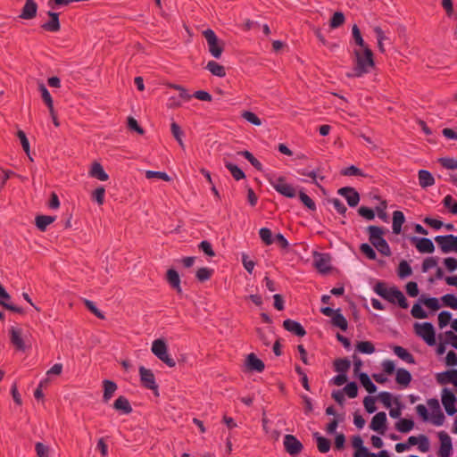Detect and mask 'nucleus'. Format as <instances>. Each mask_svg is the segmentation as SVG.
Listing matches in <instances>:
<instances>
[{
  "mask_svg": "<svg viewBox=\"0 0 457 457\" xmlns=\"http://www.w3.org/2000/svg\"><path fill=\"white\" fill-rule=\"evenodd\" d=\"M54 217L40 215L36 218V224L40 230H45L48 225L54 222Z\"/></svg>",
  "mask_w": 457,
  "mask_h": 457,
  "instance_id": "obj_37",
  "label": "nucleus"
},
{
  "mask_svg": "<svg viewBox=\"0 0 457 457\" xmlns=\"http://www.w3.org/2000/svg\"><path fill=\"white\" fill-rule=\"evenodd\" d=\"M139 375L141 381L145 385V386H146L149 389H155L157 387L155 384L154 376L152 370L141 366L139 368Z\"/></svg>",
  "mask_w": 457,
  "mask_h": 457,
  "instance_id": "obj_13",
  "label": "nucleus"
},
{
  "mask_svg": "<svg viewBox=\"0 0 457 457\" xmlns=\"http://www.w3.org/2000/svg\"><path fill=\"white\" fill-rule=\"evenodd\" d=\"M83 302H84L86 307L92 313H94L96 317H98L99 319H102V320L104 319V315L103 314V312L96 308V306L95 305V303L92 301H89L87 299H84Z\"/></svg>",
  "mask_w": 457,
  "mask_h": 457,
  "instance_id": "obj_56",
  "label": "nucleus"
},
{
  "mask_svg": "<svg viewBox=\"0 0 457 457\" xmlns=\"http://www.w3.org/2000/svg\"><path fill=\"white\" fill-rule=\"evenodd\" d=\"M442 301L445 306L452 309H457V297L454 295L447 294L442 297Z\"/></svg>",
  "mask_w": 457,
  "mask_h": 457,
  "instance_id": "obj_46",
  "label": "nucleus"
},
{
  "mask_svg": "<svg viewBox=\"0 0 457 457\" xmlns=\"http://www.w3.org/2000/svg\"><path fill=\"white\" fill-rule=\"evenodd\" d=\"M374 291L379 296L383 297L384 299L387 300L390 303H397L399 306L403 309H406L408 307V303L404 295L396 287L388 288L386 287L384 283L378 282L376 284Z\"/></svg>",
  "mask_w": 457,
  "mask_h": 457,
  "instance_id": "obj_2",
  "label": "nucleus"
},
{
  "mask_svg": "<svg viewBox=\"0 0 457 457\" xmlns=\"http://www.w3.org/2000/svg\"><path fill=\"white\" fill-rule=\"evenodd\" d=\"M299 198L302 203L310 210H316L315 203L303 192H300Z\"/></svg>",
  "mask_w": 457,
  "mask_h": 457,
  "instance_id": "obj_62",
  "label": "nucleus"
},
{
  "mask_svg": "<svg viewBox=\"0 0 457 457\" xmlns=\"http://www.w3.org/2000/svg\"><path fill=\"white\" fill-rule=\"evenodd\" d=\"M313 263L321 272H326L330 269V258L328 254L316 253L314 255Z\"/></svg>",
  "mask_w": 457,
  "mask_h": 457,
  "instance_id": "obj_14",
  "label": "nucleus"
},
{
  "mask_svg": "<svg viewBox=\"0 0 457 457\" xmlns=\"http://www.w3.org/2000/svg\"><path fill=\"white\" fill-rule=\"evenodd\" d=\"M48 16L50 17V21L44 23L42 28L46 30L56 32L60 29V22L58 18V13L49 11Z\"/></svg>",
  "mask_w": 457,
  "mask_h": 457,
  "instance_id": "obj_20",
  "label": "nucleus"
},
{
  "mask_svg": "<svg viewBox=\"0 0 457 457\" xmlns=\"http://www.w3.org/2000/svg\"><path fill=\"white\" fill-rule=\"evenodd\" d=\"M11 342L18 350H24L25 344L22 339V331L20 328H11Z\"/></svg>",
  "mask_w": 457,
  "mask_h": 457,
  "instance_id": "obj_17",
  "label": "nucleus"
},
{
  "mask_svg": "<svg viewBox=\"0 0 457 457\" xmlns=\"http://www.w3.org/2000/svg\"><path fill=\"white\" fill-rule=\"evenodd\" d=\"M270 183L277 192L287 197L293 198L296 195L295 189L283 177L273 176L270 179Z\"/></svg>",
  "mask_w": 457,
  "mask_h": 457,
  "instance_id": "obj_6",
  "label": "nucleus"
},
{
  "mask_svg": "<svg viewBox=\"0 0 457 457\" xmlns=\"http://www.w3.org/2000/svg\"><path fill=\"white\" fill-rule=\"evenodd\" d=\"M411 273H412V270H411V267L410 266V264L404 260L401 261L398 265V270H397L398 276L401 278H405L411 276Z\"/></svg>",
  "mask_w": 457,
  "mask_h": 457,
  "instance_id": "obj_34",
  "label": "nucleus"
},
{
  "mask_svg": "<svg viewBox=\"0 0 457 457\" xmlns=\"http://www.w3.org/2000/svg\"><path fill=\"white\" fill-rule=\"evenodd\" d=\"M392 395L388 392H381L378 394V400L384 404L386 408H390L392 405Z\"/></svg>",
  "mask_w": 457,
  "mask_h": 457,
  "instance_id": "obj_60",
  "label": "nucleus"
},
{
  "mask_svg": "<svg viewBox=\"0 0 457 457\" xmlns=\"http://www.w3.org/2000/svg\"><path fill=\"white\" fill-rule=\"evenodd\" d=\"M455 402V395L449 389L444 388L442 391V403L448 415H453L457 411L454 405Z\"/></svg>",
  "mask_w": 457,
  "mask_h": 457,
  "instance_id": "obj_9",
  "label": "nucleus"
},
{
  "mask_svg": "<svg viewBox=\"0 0 457 457\" xmlns=\"http://www.w3.org/2000/svg\"><path fill=\"white\" fill-rule=\"evenodd\" d=\"M361 384L370 393L373 394L377 391V386L370 380V377L366 373H360L358 375Z\"/></svg>",
  "mask_w": 457,
  "mask_h": 457,
  "instance_id": "obj_29",
  "label": "nucleus"
},
{
  "mask_svg": "<svg viewBox=\"0 0 457 457\" xmlns=\"http://www.w3.org/2000/svg\"><path fill=\"white\" fill-rule=\"evenodd\" d=\"M345 22V16L342 12H337L334 13L330 21V27L336 29Z\"/></svg>",
  "mask_w": 457,
  "mask_h": 457,
  "instance_id": "obj_50",
  "label": "nucleus"
},
{
  "mask_svg": "<svg viewBox=\"0 0 457 457\" xmlns=\"http://www.w3.org/2000/svg\"><path fill=\"white\" fill-rule=\"evenodd\" d=\"M435 241L444 253H457V236H436Z\"/></svg>",
  "mask_w": 457,
  "mask_h": 457,
  "instance_id": "obj_7",
  "label": "nucleus"
},
{
  "mask_svg": "<svg viewBox=\"0 0 457 457\" xmlns=\"http://www.w3.org/2000/svg\"><path fill=\"white\" fill-rule=\"evenodd\" d=\"M352 33H353V37L355 40V43L361 47V49H362L364 47H368L365 45L363 38L361 37L360 29L357 27V25H353V27L352 29Z\"/></svg>",
  "mask_w": 457,
  "mask_h": 457,
  "instance_id": "obj_49",
  "label": "nucleus"
},
{
  "mask_svg": "<svg viewBox=\"0 0 457 457\" xmlns=\"http://www.w3.org/2000/svg\"><path fill=\"white\" fill-rule=\"evenodd\" d=\"M283 445H284L286 451L290 455H296L303 449L302 443L293 435H286L284 436Z\"/></svg>",
  "mask_w": 457,
  "mask_h": 457,
  "instance_id": "obj_8",
  "label": "nucleus"
},
{
  "mask_svg": "<svg viewBox=\"0 0 457 457\" xmlns=\"http://www.w3.org/2000/svg\"><path fill=\"white\" fill-rule=\"evenodd\" d=\"M338 194L346 199L351 207H355L360 201L359 194L353 187H342L338 190Z\"/></svg>",
  "mask_w": 457,
  "mask_h": 457,
  "instance_id": "obj_12",
  "label": "nucleus"
},
{
  "mask_svg": "<svg viewBox=\"0 0 457 457\" xmlns=\"http://www.w3.org/2000/svg\"><path fill=\"white\" fill-rule=\"evenodd\" d=\"M411 313L416 319H426V318H428L427 312L423 310V308L419 303H415L412 306Z\"/></svg>",
  "mask_w": 457,
  "mask_h": 457,
  "instance_id": "obj_51",
  "label": "nucleus"
},
{
  "mask_svg": "<svg viewBox=\"0 0 457 457\" xmlns=\"http://www.w3.org/2000/svg\"><path fill=\"white\" fill-rule=\"evenodd\" d=\"M344 392L348 395V397L350 398H354L357 396L358 395V387H357V385L356 383L354 382H350L348 383L345 388H344Z\"/></svg>",
  "mask_w": 457,
  "mask_h": 457,
  "instance_id": "obj_57",
  "label": "nucleus"
},
{
  "mask_svg": "<svg viewBox=\"0 0 457 457\" xmlns=\"http://www.w3.org/2000/svg\"><path fill=\"white\" fill-rule=\"evenodd\" d=\"M420 301L423 303L424 305H426L428 308L436 311L440 308L439 301L437 298L430 297V298H424L420 299Z\"/></svg>",
  "mask_w": 457,
  "mask_h": 457,
  "instance_id": "obj_55",
  "label": "nucleus"
},
{
  "mask_svg": "<svg viewBox=\"0 0 457 457\" xmlns=\"http://www.w3.org/2000/svg\"><path fill=\"white\" fill-rule=\"evenodd\" d=\"M445 207L451 210L453 214H457V202L453 200L452 195H447L443 199Z\"/></svg>",
  "mask_w": 457,
  "mask_h": 457,
  "instance_id": "obj_44",
  "label": "nucleus"
},
{
  "mask_svg": "<svg viewBox=\"0 0 457 457\" xmlns=\"http://www.w3.org/2000/svg\"><path fill=\"white\" fill-rule=\"evenodd\" d=\"M203 35L207 41L209 52L214 58L219 59L223 51V42L217 37L212 29L204 30Z\"/></svg>",
  "mask_w": 457,
  "mask_h": 457,
  "instance_id": "obj_4",
  "label": "nucleus"
},
{
  "mask_svg": "<svg viewBox=\"0 0 457 457\" xmlns=\"http://www.w3.org/2000/svg\"><path fill=\"white\" fill-rule=\"evenodd\" d=\"M170 129H171V133H172L173 137L176 138V140L179 144L180 147L182 149H184L185 148V145H184L183 140H182V136H183L184 133L181 130L180 127L177 123L172 122L171 125H170Z\"/></svg>",
  "mask_w": 457,
  "mask_h": 457,
  "instance_id": "obj_41",
  "label": "nucleus"
},
{
  "mask_svg": "<svg viewBox=\"0 0 457 457\" xmlns=\"http://www.w3.org/2000/svg\"><path fill=\"white\" fill-rule=\"evenodd\" d=\"M415 333L421 337L428 345L436 344V332L434 326L429 322L415 323Z\"/></svg>",
  "mask_w": 457,
  "mask_h": 457,
  "instance_id": "obj_5",
  "label": "nucleus"
},
{
  "mask_svg": "<svg viewBox=\"0 0 457 457\" xmlns=\"http://www.w3.org/2000/svg\"><path fill=\"white\" fill-rule=\"evenodd\" d=\"M356 348L358 352L365 354H371L375 352L373 344L370 341H361L357 344Z\"/></svg>",
  "mask_w": 457,
  "mask_h": 457,
  "instance_id": "obj_38",
  "label": "nucleus"
},
{
  "mask_svg": "<svg viewBox=\"0 0 457 457\" xmlns=\"http://www.w3.org/2000/svg\"><path fill=\"white\" fill-rule=\"evenodd\" d=\"M361 252L365 254L370 260H375L377 257L374 249L368 244H361L360 246Z\"/></svg>",
  "mask_w": 457,
  "mask_h": 457,
  "instance_id": "obj_53",
  "label": "nucleus"
},
{
  "mask_svg": "<svg viewBox=\"0 0 457 457\" xmlns=\"http://www.w3.org/2000/svg\"><path fill=\"white\" fill-rule=\"evenodd\" d=\"M167 279L170 283V285L174 287L175 289H177L178 292H180L181 289H180V286H179V283H180V279H179V273L170 269L167 271Z\"/></svg>",
  "mask_w": 457,
  "mask_h": 457,
  "instance_id": "obj_30",
  "label": "nucleus"
},
{
  "mask_svg": "<svg viewBox=\"0 0 457 457\" xmlns=\"http://www.w3.org/2000/svg\"><path fill=\"white\" fill-rule=\"evenodd\" d=\"M332 323L334 326L340 328L342 330L347 329V326H348L347 320L341 314L339 309H337V312L333 315Z\"/></svg>",
  "mask_w": 457,
  "mask_h": 457,
  "instance_id": "obj_32",
  "label": "nucleus"
},
{
  "mask_svg": "<svg viewBox=\"0 0 457 457\" xmlns=\"http://www.w3.org/2000/svg\"><path fill=\"white\" fill-rule=\"evenodd\" d=\"M395 380L399 385H401L403 386H407L411 380V375L405 369H398L396 370Z\"/></svg>",
  "mask_w": 457,
  "mask_h": 457,
  "instance_id": "obj_24",
  "label": "nucleus"
},
{
  "mask_svg": "<svg viewBox=\"0 0 457 457\" xmlns=\"http://www.w3.org/2000/svg\"><path fill=\"white\" fill-rule=\"evenodd\" d=\"M152 353L162 361H163L169 367H174L176 362L172 359L169 353L166 343L163 339H156L153 342L151 347Z\"/></svg>",
  "mask_w": 457,
  "mask_h": 457,
  "instance_id": "obj_3",
  "label": "nucleus"
},
{
  "mask_svg": "<svg viewBox=\"0 0 457 457\" xmlns=\"http://www.w3.org/2000/svg\"><path fill=\"white\" fill-rule=\"evenodd\" d=\"M246 366L252 370L261 372L264 370V363L258 359L254 353L248 354L246 358Z\"/></svg>",
  "mask_w": 457,
  "mask_h": 457,
  "instance_id": "obj_23",
  "label": "nucleus"
},
{
  "mask_svg": "<svg viewBox=\"0 0 457 457\" xmlns=\"http://www.w3.org/2000/svg\"><path fill=\"white\" fill-rule=\"evenodd\" d=\"M405 221V217L401 211H395L393 212V232L396 235L401 233L402 226Z\"/></svg>",
  "mask_w": 457,
  "mask_h": 457,
  "instance_id": "obj_22",
  "label": "nucleus"
},
{
  "mask_svg": "<svg viewBox=\"0 0 457 457\" xmlns=\"http://www.w3.org/2000/svg\"><path fill=\"white\" fill-rule=\"evenodd\" d=\"M419 184L422 188L431 187L435 184V179L432 174L426 170H420L418 173Z\"/></svg>",
  "mask_w": 457,
  "mask_h": 457,
  "instance_id": "obj_21",
  "label": "nucleus"
},
{
  "mask_svg": "<svg viewBox=\"0 0 457 457\" xmlns=\"http://www.w3.org/2000/svg\"><path fill=\"white\" fill-rule=\"evenodd\" d=\"M3 299H10V295L5 291V289L0 285V304L7 310L16 312H21V309L14 306L13 304L9 303H4Z\"/></svg>",
  "mask_w": 457,
  "mask_h": 457,
  "instance_id": "obj_28",
  "label": "nucleus"
},
{
  "mask_svg": "<svg viewBox=\"0 0 457 457\" xmlns=\"http://www.w3.org/2000/svg\"><path fill=\"white\" fill-rule=\"evenodd\" d=\"M37 5L34 0H27L25 5L22 8L21 18L22 19H32L36 16Z\"/></svg>",
  "mask_w": 457,
  "mask_h": 457,
  "instance_id": "obj_19",
  "label": "nucleus"
},
{
  "mask_svg": "<svg viewBox=\"0 0 457 457\" xmlns=\"http://www.w3.org/2000/svg\"><path fill=\"white\" fill-rule=\"evenodd\" d=\"M376 399L372 396H366L363 400V405L369 413H373L376 411L375 406Z\"/></svg>",
  "mask_w": 457,
  "mask_h": 457,
  "instance_id": "obj_61",
  "label": "nucleus"
},
{
  "mask_svg": "<svg viewBox=\"0 0 457 457\" xmlns=\"http://www.w3.org/2000/svg\"><path fill=\"white\" fill-rule=\"evenodd\" d=\"M255 169L261 170L262 169V163L248 151L240 153Z\"/></svg>",
  "mask_w": 457,
  "mask_h": 457,
  "instance_id": "obj_45",
  "label": "nucleus"
},
{
  "mask_svg": "<svg viewBox=\"0 0 457 457\" xmlns=\"http://www.w3.org/2000/svg\"><path fill=\"white\" fill-rule=\"evenodd\" d=\"M351 366V362L346 359H338L335 361V370L339 373H346Z\"/></svg>",
  "mask_w": 457,
  "mask_h": 457,
  "instance_id": "obj_42",
  "label": "nucleus"
},
{
  "mask_svg": "<svg viewBox=\"0 0 457 457\" xmlns=\"http://www.w3.org/2000/svg\"><path fill=\"white\" fill-rule=\"evenodd\" d=\"M395 427L398 431L408 433L413 428L414 422L411 420L402 419L396 423Z\"/></svg>",
  "mask_w": 457,
  "mask_h": 457,
  "instance_id": "obj_36",
  "label": "nucleus"
},
{
  "mask_svg": "<svg viewBox=\"0 0 457 457\" xmlns=\"http://www.w3.org/2000/svg\"><path fill=\"white\" fill-rule=\"evenodd\" d=\"M242 117L253 125L260 126L262 124L261 120L252 112H244Z\"/></svg>",
  "mask_w": 457,
  "mask_h": 457,
  "instance_id": "obj_63",
  "label": "nucleus"
},
{
  "mask_svg": "<svg viewBox=\"0 0 457 457\" xmlns=\"http://www.w3.org/2000/svg\"><path fill=\"white\" fill-rule=\"evenodd\" d=\"M113 406L117 411H120L125 414H128L132 411L129 402L124 396L118 397L115 400Z\"/></svg>",
  "mask_w": 457,
  "mask_h": 457,
  "instance_id": "obj_25",
  "label": "nucleus"
},
{
  "mask_svg": "<svg viewBox=\"0 0 457 457\" xmlns=\"http://www.w3.org/2000/svg\"><path fill=\"white\" fill-rule=\"evenodd\" d=\"M145 177L149 179L157 178V179H162L164 181L170 180V178L169 177V175L167 173L162 172V171L146 170Z\"/></svg>",
  "mask_w": 457,
  "mask_h": 457,
  "instance_id": "obj_48",
  "label": "nucleus"
},
{
  "mask_svg": "<svg viewBox=\"0 0 457 457\" xmlns=\"http://www.w3.org/2000/svg\"><path fill=\"white\" fill-rule=\"evenodd\" d=\"M452 314L449 312L444 311L438 314V325L441 328L447 326L451 321Z\"/></svg>",
  "mask_w": 457,
  "mask_h": 457,
  "instance_id": "obj_52",
  "label": "nucleus"
},
{
  "mask_svg": "<svg viewBox=\"0 0 457 457\" xmlns=\"http://www.w3.org/2000/svg\"><path fill=\"white\" fill-rule=\"evenodd\" d=\"M368 232L370 235V242L371 245L376 247L380 245V242L384 241L383 238V229L377 226H369Z\"/></svg>",
  "mask_w": 457,
  "mask_h": 457,
  "instance_id": "obj_16",
  "label": "nucleus"
},
{
  "mask_svg": "<svg viewBox=\"0 0 457 457\" xmlns=\"http://www.w3.org/2000/svg\"><path fill=\"white\" fill-rule=\"evenodd\" d=\"M90 175L101 181H106L109 178L107 173L104 170L102 165L97 162L93 164L90 170Z\"/></svg>",
  "mask_w": 457,
  "mask_h": 457,
  "instance_id": "obj_26",
  "label": "nucleus"
},
{
  "mask_svg": "<svg viewBox=\"0 0 457 457\" xmlns=\"http://www.w3.org/2000/svg\"><path fill=\"white\" fill-rule=\"evenodd\" d=\"M445 343L457 349V336L453 331L445 332Z\"/></svg>",
  "mask_w": 457,
  "mask_h": 457,
  "instance_id": "obj_64",
  "label": "nucleus"
},
{
  "mask_svg": "<svg viewBox=\"0 0 457 457\" xmlns=\"http://www.w3.org/2000/svg\"><path fill=\"white\" fill-rule=\"evenodd\" d=\"M225 166L230 171L235 179L239 180L245 178V173L237 165L229 162H226Z\"/></svg>",
  "mask_w": 457,
  "mask_h": 457,
  "instance_id": "obj_40",
  "label": "nucleus"
},
{
  "mask_svg": "<svg viewBox=\"0 0 457 457\" xmlns=\"http://www.w3.org/2000/svg\"><path fill=\"white\" fill-rule=\"evenodd\" d=\"M104 401L107 402L111 399V397L114 394L115 390L117 389V386L115 383H113L110 380H104Z\"/></svg>",
  "mask_w": 457,
  "mask_h": 457,
  "instance_id": "obj_39",
  "label": "nucleus"
},
{
  "mask_svg": "<svg viewBox=\"0 0 457 457\" xmlns=\"http://www.w3.org/2000/svg\"><path fill=\"white\" fill-rule=\"evenodd\" d=\"M283 326L285 329L295 334L296 336L303 337L306 334L303 326L299 322H296L295 320H286L283 323Z\"/></svg>",
  "mask_w": 457,
  "mask_h": 457,
  "instance_id": "obj_18",
  "label": "nucleus"
},
{
  "mask_svg": "<svg viewBox=\"0 0 457 457\" xmlns=\"http://www.w3.org/2000/svg\"><path fill=\"white\" fill-rule=\"evenodd\" d=\"M259 234L260 237L266 245H270L273 243L272 233L270 229L267 228H262L260 229Z\"/></svg>",
  "mask_w": 457,
  "mask_h": 457,
  "instance_id": "obj_54",
  "label": "nucleus"
},
{
  "mask_svg": "<svg viewBox=\"0 0 457 457\" xmlns=\"http://www.w3.org/2000/svg\"><path fill=\"white\" fill-rule=\"evenodd\" d=\"M372 52L369 47L354 51V68L348 77H361L370 72L374 65Z\"/></svg>",
  "mask_w": 457,
  "mask_h": 457,
  "instance_id": "obj_1",
  "label": "nucleus"
},
{
  "mask_svg": "<svg viewBox=\"0 0 457 457\" xmlns=\"http://www.w3.org/2000/svg\"><path fill=\"white\" fill-rule=\"evenodd\" d=\"M437 266V259L436 257H428L422 263V271L428 272L430 269Z\"/></svg>",
  "mask_w": 457,
  "mask_h": 457,
  "instance_id": "obj_58",
  "label": "nucleus"
},
{
  "mask_svg": "<svg viewBox=\"0 0 457 457\" xmlns=\"http://www.w3.org/2000/svg\"><path fill=\"white\" fill-rule=\"evenodd\" d=\"M206 68L210 72L218 77H224L226 74L224 67L214 61H210Z\"/></svg>",
  "mask_w": 457,
  "mask_h": 457,
  "instance_id": "obj_33",
  "label": "nucleus"
},
{
  "mask_svg": "<svg viewBox=\"0 0 457 457\" xmlns=\"http://www.w3.org/2000/svg\"><path fill=\"white\" fill-rule=\"evenodd\" d=\"M36 451L38 457H53L54 451L42 443L36 444Z\"/></svg>",
  "mask_w": 457,
  "mask_h": 457,
  "instance_id": "obj_35",
  "label": "nucleus"
},
{
  "mask_svg": "<svg viewBox=\"0 0 457 457\" xmlns=\"http://www.w3.org/2000/svg\"><path fill=\"white\" fill-rule=\"evenodd\" d=\"M438 437L440 439L439 455L441 457H450L453 449L451 437L445 431H440Z\"/></svg>",
  "mask_w": 457,
  "mask_h": 457,
  "instance_id": "obj_11",
  "label": "nucleus"
},
{
  "mask_svg": "<svg viewBox=\"0 0 457 457\" xmlns=\"http://www.w3.org/2000/svg\"><path fill=\"white\" fill-rule=\"evenodd\" d=\"M394 353L395 355H397L400 359L403 361L408 362V363H413L414 359L412 355L403 347L402 346H395L394 347Z\"/></svg>",
  "mask_w": 457,
  "mask_h": 457,
  "instance_id": "obj_31",
  "label": "nucleus"
},
{
  "mask_svg": "<svg viewBox=\"0 0 457 457\" xmlns=\"http://www.w3.org/2000/svg\"><path fill=\"white\" fill-rule=\"evenodd\" d=\"M386 415L385 412H378L375 416H373L370 424V428L373 431H376L380 435H384L386 431Z\"/></svg>",
  "mask_w": 457,
  "mask_h": 457,
  "instance_id": "obj_10",
  "label": "nucleus"
},
{
  "mask_svg": "<svg viewBox=\"0 0 457 457\" xmlns=\"http://www.w3.org/2000/svg\"><path fill=\"white\" fill-rule=\"evenodd\" d=\"M213 273V270L208 268H201L196 272V278L200 281H205L209 279Z\"/></svg>",
  "mask_w": 457,
  "mask_h": 457,
  "instance_id": "obj_59",
  "label": "nucleus"
},
{
  "mask_svg": "<svg viewBox=\"0 0 457 457\" xmlns=\"http://www.w3.org/2000/svg\"><path fill=\"white\" fill-rule=\"evenodd\" d=\"M438 162L447 170L457 169V160L454 158L443 157L438 160Z\"/></svg>",
  "mask_w": 457,
  "mask_h": 457,
  "instance_id": "obj_43",
  "label": "nucleus"
},
{
  "mask_svg": "<svg viewBox=\"0 0 457 457\" xmlns=\"http://www.w3.org/2000/svg\"><path fill=\"white\" fill-rule=\"evenodd\" d=\"M313 436L315 437L317 441V447L320 453H327L330 449V441L322 436H320L318 432L313 434Z\"/></svg>",
  "mask_w": 457,
  "mask_h": 457,
  "instance_id": "obj_27",
  "label": "nucleus"
},
{
  "mask_svg": "<svg viewBox=\"0 0 457 457\" xmlns=\"http://www.w3.org/2000/svg\"><path fill=\"white\" fill-rule=\"evenodd\" d=\"M105 190L104 187H97L92 193V198L99 204L102 205L104 202Z\"/></svg>",
  "mask_w": 457,
  "mask_h": 457,
  "instance_id": "obj_47",
  "label": "nucleus"
},
{
  "mask_svg": "<svg viewBox=\"0 0 457 457\" xmlns=\"http://www.w3.org/2000/svg\"><path fill=\"white\" fill-rule=\"evenodd\" d=\"M413 241L416 242L415 246L420 253H432L435 251V245L429 238L414 237Z\"/></svg>",
  "mask_w": 457,
  "mask_h": 457,
  "instance_id": "obj_15",
  "label": "nucleus"
}]
</instances>
